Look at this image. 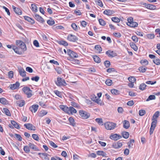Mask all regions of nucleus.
Wrapping results in <instances>:
<instances>
[{
	"label": "nucleus",
	"mask_w": 160,
	"mask_h": 160,
	"mask_svg": "<svg viewBox=\"0 0 160 160\" xmlns=\"http://www.w3.org/2000/svg\"><path fill=\"white\" fill-rule=\"evenodd\" d=\"M16 44L18 46L17 47L15 46H13L12 48L14 51L17 53L21 55L27 50V47L25 44L22 41L20 40H17Z\"/></svg>",
	"instance_id": "nucleus-1"
},
{
	"label": "nucleus",
	"mask_w": 160,
	"mask_h": 160,
	"mask_svg": "<svg viewBox=\"0 0 160 160\" xmlns=\"http://www.w3.org/2000/svg\"><path fill=\"white\" fill-rule=\"evenodd\" d=\"M104 126L106 129L111 130L115 128L116 127V124L113 122H107L104 123Z\"/></svg>",
	"instance_id": "nucleus-2"
},
{
	"label": "nucleus",
	"mask_w": 160,
	"mask_h": 160,
	"mask_svg": "<svg viewBox=\"0 0 160 160\" xmlns=\"http://www.w3.org/2000/svg\"><path fill=\"white\" fill-rule=\"evenodd\" d=\"M22 90L24 93L26 95L27 97L28 98H29L32 96V92L30 88L28 87H24L22 88Z\"/></svg>",
	"instance_id": "nucleus-3"
},
{
	"label": "nucleus",
	"mask_w": 160,
	"mask_h": 160,
	"mask_svg": "<svg viewBox=\"0 0 160 160\" xmlns=\"http://www.w3.org/2000/svg\"><path fill=\"white\" fill-rule=\"evenodd\" d=\"M80 115L84 119H87L90 116V114L83 110H81L79 111Z\"/></svg>",
	"instance_id": "nucleus-4"
},
{
	"label": "nucleus",
	"mask_w": 160,
	"mask_h": 160,
	"mask_svg": "<svg viewBox=\"0 0 160 160\" xmlns=\"http://www.w3.org/2000/svg\"><path fill=\"white\" fill-rule=\"evenodd\" d=\"M56 84L57 85L59 86H65L66 85L65 80L62 78L58 77L57 79V82H56Z\"/></svg>",
	"instance_id": "nucleus-5"
},
{
	"label": "nucleus",
	"mask_w": 160,
	"mask_h": 160,
	"mask_svg": "<svg viewBox=\"0 0 160 160\" xmlns=\"http://www.w3.org/2000/svg\"><path fill=\"white\" fill-rule=\"evenodd\" d=\"M24 126L26 128L30 130L35 131L36 130L35 127L31 123H26L24 124Z\"/></svg>",
	"instance_id": "nucleus-6"
},
{
	"label": "nucleus",
	"mask_w": 160,
	"mask_h": 160,
	"mask_svg": "<svg viewBox=\"0 0 160 160\" xmlns=\"http://www.w3.org/2000/svg\"><path fill=\"white\" fill-rule=\"evenodd\" d=\"M97 95L98 96V97H97L95 95H93L92 96L91 98L92 101L99 104L100 100L99 99V98H100V93H97Z\"/></svg>",
	"instance_id": "nucleus-7"
},
{
	"label": "nucleus",
	"mask_w": 160,
	"mask_h": 160,
	"mask_svg": "<svg viewBox=\"0 0 160 160\" xmlns=\"http://www.w3.org/2000/svg\"><path fill=\"white\" fill-rule=\"evenodd\" d=\"M68 109L66 113L69 114H73V113H76L77 112L76 110L72 107H70L69 108L68 107Z\"/></svg>",
	"instance_id": "nucleus-8"
},
{
	"label": "nucleus",
	"mask_w": 160,
	"mask_h": 160,
	"mask_svg": "<svg viewBox=\"0 0 160 160\" xmlns=\"http://www.w3.org/2000/svg\"><path fill=\"white\" fill-rule=\"evenodd\" d=\"M68 55L72 58H77L78 57L77 54L69 49L68 50Z\"/></svg>",
	"instance_id": "nucleus-9"
},
{
	"label": "nucleus",
	"mask_w": 160,
	"mask_h": 160,
	"mask_svg": "<svg viewBox=\"0 0 160 160\" xmlns=\"http://www.w3.org/2000/svg\"><path fill=\"white\" fill-rule=\"evenodd\" d=\"M67 39L70 41L73 42L76 41L78 39L76 36L71 34H69L68 36Z\"/></svg>",
	"instance_id": "nucleus-10"
},
{
	"label": "nucleus",
	"mask_w": 160,
	"mask_h": 160,
	"mask_svg": "<svg viewBox=\"0 0 160 160\" xmlns=\"http://www.w3.org/2000/svg\"><path fill=\"white\" fill-rule=\"evenodd\" d=\"M109 138L112 139L114 140H118L121 138V136L117 134H113L110 135Z\"/></svg>",
	"instance_id": "nucleus-11"
},
{
	"label": "nucleus",
	"mask_w": 160,
	"mask_h": 160,
	"mask_svg": "<svg viewBox=\"0 0 160 160\" xmlns=\"http://www.w3.org/2000/svg\"><path fill=\"white\" fill-rule=\"evenodd\" d=\"M106 53L109 57H113L117 56V54L115 52L111 50L107 51Z\"/></svg>",
	"instance_id": "nucleus-12"
},
{
	"label": "nucleus",
	"mask_w": 160,
	"mask_h": 160,
	"mask_svg": "<svg viewBox=\"0 0 160 160\" xmlns=\"http://www.w3.org/2000/svg\"><path fill=\"white\" fill-rule=\"evenodd\" d=\"M115 11L112 10L108 9L104 11L103 13L105 15L108 16H110L114 14Z\"/></svg>",
	"instance_id": "nucleus-13"
},
{
	"label": "nucleus",
	"mask_w": 160,
	"mask_h": 160,
	"mask_svg": "<svg viewBox=\"0 0 160 160\" xmlns=\"http://www.w3.org/2000/svg\"><path fill=\"white\" fill-rule=\"evenodd\" d=\"M20 85V83L17 82L13 84H11L10 85V88L12 90H14L18 88Z\"/></svg>",
	"instance_id": "nucleus-14"
},
{
	"label": "nucleus",
	"mask_w": 160,
	"mask_h": 160,
	"mask_svg": "<svg viewBox=\"0 0 160 160\" xmlns=\"http://www.w3.org/2000/svg\"><path fill=\"white\" fill-rule=\"evenodd\" d=\"M18 72L20 75L22 77L26 76V72L23 68L20 67L18 68Z\"/></svg>",
	"instance_id": "nucleus-15"
},
{
	"label": "nucleus",
	"mask_w": 160,
	"mask_h": 160,
	"mask_svg": "<svg viewBox=\"0 0 160 160\" xmlns=\"http://www.w3.org/2000/svg\"><path fill=\"white\" fill-rule=\"evenodd\" d=\"M38 107V105H34L29 108V109L32 112H35L37 111Z\"/></svg>",
	"instance_id": "nucleus-16"
},
{
	"label": "nucleus",
	"mask_w": 160,
	"mask_h": 160,
	"mask_svg": "<svg viewBox=\"0 0 160 160\" xmlns=\"http://www.w3.org/2000/svg\"><path fill=\"white\" fill-rule=\"evenodd\" d=\"M28 146L31 148L33 149L35 151H38L39 150L36 146L31 142L29 143Z\"/></svg>",
	"instance_id": "nucleus-17"
},
{
	"label": "nucleus",
	"mask_w": 160,
	"mask_h": 160,
	"mask_svg": "<svg viewBox=\"0 0 160 160\" xmlns=\"http://www.w3.org/2000/svg\"><path fill=\"white\" fill-rule=\"evenodd\" d=\"M34 18L37 21L41 22H44L43 19L41 16L37 14H35Z\"/></svg>",
	"instance_id": "nucleus-18"
},
{
	"label": "nucleus",
	"mask_w": 160,
	"mask_h": 160,
	"mask_svg": "<svg viewBox=\"0 0 160 160\" xmlns=\"http://www.w3.org/2000/svg\"><path fill=\"white\" fill-rule=\"evenodd\" d=\"M12 8L14 12L16 14L18 15H21L22 14V11L20 9L16 8L14 6H12Z\"/></svg>",
	"instance_id": "nucleus-19"
},
{
	"label": "nucleus",
	"mask_w": 160,
	"mask_h": 160,
	"mask_svg": "<svg viewBox=\"0 0 160 160\" xmlns=\"http://www.w3.org/2000/svg\"><path fill=\"white\" fill-rule=\"evenodd\" d=\"M123 127L126 129H128L129 127V122L127 120L124 121L123 122Z\"/></svg>",
	"instance_id": "nucleus-20"
},
{
	"label": "nucleus",
	"mask_w": 160,
	"mask_h": 160,
	"mask_svg": "<svg viewBox=\"0 0 160 160\" xmlns=\"http://www.w3.org/2000/svg\"><path fill=\"white\" fill-rule=\"evenodd\" d=\"M122 143L120 142H118L117 143L113 145V147L116 148H118L121 147L122 146Z\"/></svg>",
	"instance_id": "nucleus-21"
},
{
	"label": "nucleus",
	"mask_w": 160,
	"mask_h": 160,
	"mask_svg": "<svg viewBox=\"0 0 160 160\" xmlns=\"http://www.w3.org/2000/svg\"><path fill=\"white\" fill-rule=\"evenodd\" d=\"M127 25L131 27L135 28L138 26V24L136 22L133 21L131 23L128 24Z\"/></svg>",
	"instance_id": "nucleus-22"
},
{
	"label": "nucleus",
	"mask_w": 160,
	"mask_h": 160,
	"mask_svg": "<svg viewBox=\"0 0 160 160\" xmlns=\"http://www.w3.org/2000/svg\"><path fill=\"white\" fill-rule=\"evenodd\" d=\"M3 112L8 116H11V115L10 111L6 108H4L3 109Z\"/></svg>",
	"instance_id": "nucleus-23"
},
{
	"label": "nucleus",
	"mask_w": 160,
	"mask_h": 160,
	"mask_svg": "<svg viewBox=\"0 0 160 160\" xmlns=\"http://www.w3.org/2000/svg\"><path fill=\"white\" fill-rule=\"evenodd\" d=\"M0 102L4 105H6L8 104V101L4 98H0Z\"/></svg>",
	"instance_id": "nucleus-24"
},
{
	"label": "nucleus",
	"mask_w": 160,
	"mask_h": 160,
	"mask_svg": "<svg viewBox=\"0 0 160 160\" xmlns=\"http://www.w3.org/2000/svg\"><path fill=\"white\" fill-rule=\"evenodd\" d=\"M11 123L12 125L16 128L19 129L20 127L18 125L15 121L13 120L11 121Z\"/></svg>",
	"instance_id": "nucleus-25"
},
{
	"label": "nucleus",
	"mask_w": 160,
	"mask_h": 160,
	"mask_svg": "<svg viewBox=\"0 0 160 160\" xmlns=\"http://www.w3.org/2000/svg\"><path fill=\"white\" fill-rule=\"evenodd\" d=\"M146 8L150 10H154L156 9V7L153 5L148 4L146 6Z\"/></svg>",
	"instance_id": "nucleus-26"
},
{
	"label": "nucleus",
	"mask_w": 160,
	"mask_h": 160,
	"mask_svg": "<svg viewBox=\"0 0 160 160\" xmlns=\"http://www.w3.org/2000/svg\"><path fill=\"white\" fill-rule=\"evenodd\" d=\"M24 18L26 20H27L28 22H30L32 24H33L34 23V20L28 17L24 16Z\"/></svg>",
	"instance_id": "nucleus-27"
},
{
	"label": "nucleus",
	"mask_w": 160,
	"mask_h": 160,
	"mask_svg": "<svg viewBox=\"0 0 160 160\" xmlns=\"http://www.w3.org/2000/svg\"><path fill=\"white\" fill-rule=\"evenodd\" d=\"M16 103L18 105L19 107H22L24 105L25 102L24 100H22L20 101H17Z\"/></svg>",
	"instance_id": "nucleus-28"
},
{
	"label": "nucleus",
	"mask_w": 160,
	"mask_h": 160,
	"mask_svg": "<svg viewBox=\"0 0 160 160\" xmlns=\"http://www.w3.org/2000/svg\"><path fill=\"white\" fill-rule=\"evenodd\" d=\"M68 120L70 122V124L73 126H74L75 125V122L74 121V119L70 117L69 118Z\"/></svg>",
	"instance_id": "nucleus-29"
},
{
	"label": "nucleus",
	"mask_w": 160,
	"mask_h": 160,
	"mask_svg": "<svg viewBox=\"0 0 160 160\" xmlns=\"http://www.w3.org/2000/svg\"><path fill=\"white\" fill-rule=\"evenodd\" d=\"M130 45L134 51H137L138 49V48L137 46L133 42L130 43Z\"/></svg>",
	"instance_id": "nucleus-30"
},
{
	"label": "nucleus",
	"mask_w": 160,
	"mask_h": 160,
	"mask_svg": "<svg viewBox=\"0 0 160 160\" xmlns=\"http://www.w3.org/2000/svg\"><path fill=\"white\" fill-rule=\"evenodd\" d=\"M31 9L33 12H37V7L35 4H31Z\"/></svg>",
	"instance_id": "nucleus-31"
},
{
	"label": "nucleus",
	"mask_w": 160,
	"mask_h": 160,
	"mask_svg": "<svg viewBox=\"0 0 160 160\" xmlns=\"http://www.w3.org/2000/svg\"><path fill=\"white\" fill-rule=\"evenodd\" d=\"M152 122L151 127L152 128H155L157 122V120L152 119Z\"/></svg>",
	"instance_id": "nucleus-32"
},
{
	"label": "nucleus",
	"mask_w": 160,
	"mask_h": 160,
	"mask_svg": "<svg viewBox=\"0 0 160 160\" xmlns=\"http://www.w3.org/2000/svg\"><path fill=\"white\" fill-rule=\"evenodd\" d=\"M93 58L96 62L98 63L100 62V59L99 57L97 56H94L93 57Z\"/></svg>",
	"instance_id": "nucleus-33"
},
{
	"label": "nucleus",
	"mask_w": 160,
	"mask_h": 160,
	"mask_svg": "<svg viewBox=\"0 0 160 160\" xmlns=\"http://www.w3.org/2000/svg\"><path fill=\"white\" fill-rule=\"evenodd\" d=\"M111 93L113 95H118L119 93V91L116 89H113L111 90Z\"/></svg>",
	"instance_id": "nucleus-34"
},
{
	"label": "nucleus",
	"mask_w": 160,
	"mask_h": 160,
	"mask_svg": "<svg viewBox=\"0 0 160 160\" xmlns=\"http://www.w3.org/2000/svg\"><path fill=\"white\" fill-rule=\"evenodd\" d=\"M59 108L64 112H66V113L67 112V110H68L67 109H68L67 107L65 106L61 105L59 106Z\"/></svg>",
	"instance_id": "nucleus-35"
},
{
	"label": "nucleus",
	"mask_w": 160,
	"mask_h": 160,
	"mask_svg": "<svg viewBox=\"0 0 160 160\" xmlns=\"http://www.w3.org/2000/svg\"><path fill=\"white\" fill-rule=\"evenodd\" d=\"M129 133L126 132H124L122 133V135L123 137L125 138H128L129 136Z\"/></svg>",
	"instance_id": "nucleus-36"
},
{
	"label": "nucleus",
	"mask_w": 160,
	"mask_h": 160,
	"mask_svg": "<svg viewBox=\"0 0 160 160\" xmlns=\"http://www.w3.org/2000/svg\"><path fill=\"white\" fill-rule=\"evenodd\" d=\"M47 112L46 111L44 110H42L40 112L39 116L40 117H42L44 115H46L47 113Z\"/></svg>",
	"instance_id": "nucleus-37"
},
{
	"label": "nucleus",
	"mask_w": 160,
	"mask_h": 160,
	"mask_svg": "<svg viewBox=\"0 0 160 160\" xmlns=\"http://www.w3.org/2000/svg\"><path fill=\"white\" fill-rule=\"evenodd\" d=\"M159 112L158 111H157L155 112L154 114L152 119L157 120L156 119L158 118L159 116Z\"/></svg>",
	"instance_id": "nucleus-38"
},
{
	"label": "nucleus",
	"mask_w": 160,
	"mask_h": 160,
	"mask_svg": "<svg viewBox=\"0 0 160 160\" xmlns=\"http://www.w3.org/2000/svg\"><path fill=\"white\" fill-rule=\"evenodd\" d=\"M147 69V68L144 66L141 67L139 68V70L141 72H144Z\"/></svg>",
	"instance_id": "nucleus-39"
},
{
	"label": "nucleus",
	"mask_w": 160,
	"mask_h": 160,
	"mask_svg": "<svg viewBox=\"0 0 160 160\" xmlns=\"http://www.w3.org/2000/svg\"><path fill=\"white\" fill-rule=\"evenodd\" d=\"M156 98V97L154 95H150L148 98L146 99V101H148L150 100H154Z\"/></svg>",
	"instance_id": "nucleus-40"
},
{
	"label": "nucleus",
	"mask_w": 160,
	"mask_h": 160,
	"mask_svg": "<svg viewBox=\"0 0 160 160\" xmlns=\"http://www.w3.org/2000/svg\"><path fill=\"white\" fill-rule=\"evenodd\" d=\"M146 37L148 39H152L155 37V35L153 34H148L146 35Z\"/></svg>",
	"instance_id": "nucleus-41"
},
{
	"label": "nucleus",
	"mask_w": 160,
	"mask_h": 160,
	"mask_svg": "<svg viewBox=\"0 0 160 160\" xmlns=\"http://www.w3.org/2000/svg\"><path fill=\"white\" fill-rule=\"evenodd\" d=\"M153 62L157 65H159L160 64V60L158 58H155L153 60Z\"/></svg>",
	"instance_id": "nucleus-42"
},
{
	"label": "nucleus",
	"mask_w": 160,
	"mask_h": 160,
	"mask_svg": "<svg viewBox=\"0 0 160 160\" xmlns=\"http://www.w3.org/2000/svg\"><path fill=\"white\" fill-rule=\"evenodd\" d=\"M50 156V155L47 154L46 153H44L42 157V158H44L45 160H49V157Z\"/></svg>",
	"instance_id": "nucleus-43"
},
{
	"label": "nucleus",
	"mask_w": 160,
	"mask_h": 160,
	"mask_svg": "<svg viewBox=\"0 0 160 160\" xmlns=\"http://www.w3.org/2000/svg\"><path fill=\"white\" fill-rule=\"evenodd\" d=\"M128 80L131 82L134 83L136 81V79L134 77L132 76L129 77Z\"/></svg>",
	"instance_id": "nucleus-44"
},
{
	"label": "nucleus",
	"mask_w": 160,
	"mask_h": 160,
	"mask_svg": "<svg viewBox=\"0 0 160 160\" xmlns=\"http://www.w3.org/2000/svg\"><path fill=\"white\" fill-rule=\"evenodd\" d=\"M105 83L106 85L108 86H110L112 85V80L109 79H108L106 81Z\"/></svg>",
	"instance_id": "nucleus-45"
},
{
	"label": "nucleus",
	"mask_w": 160,
	"mask_h": 160,
	"mask_svg": "<svg viewBox=\"0 0 160 160\" xmlns=\"http://www.w3.org/2000/svg\"><path fill=\"white\" fill-rule=\"evenodd\" d=\"M146 113V111L144 110H140L138 112L139 115L140 116H143Z\"/></svg>",
	"instance_id": "nucleus-46"
},
{
	"label": "nucleus",
	"mask_w": 160,
	"mask_h": 160,
	"mask_svg": "<svg viewBox=\"0 0 160 160\" xmlns=\"http://www.w3.org/2000/svg\"><path fill=\"white\" fill-rule=\"evenodd\" d=\"M146 85L144 83H142L140 85L139 89L141 90H144L146 87Z\"/></svg>",
	"instance_id": "nucleus-47"
},
{
	"label": "nucleus",
	"mask_w": 160,
	"mask_h": 160,
	"mask_svg": "<svg viewBox=\"0 0 160 160\" xmlns=\"http://www.w3.org/2000/svg\"><path fill=\"white\" fill-rule=\"evenodd\" d=\"M112 20L114 22H119L120 21V19L118 18L113 17L112 18Z\"/></svg>",
	"instance_id": "nucleus-48"
},
{
	"label": "nucleus",
	"mask_w": 160,
	"mask_h": 160,
	"mask_svg": "<svg viewBox=\"0 0 160 160\" xmlns=\"http://www.w3.org/2000/svg\"><path fill=\"white\" fill-rule=\"evenodd\" d=\"M32 138L35 140L37 141H38L39 137L38 135L36 134H33L32 135Z\"/></svg>",
	"instance_id": "nucleus-49"
},
{
	"label": "nucleus",
	"mask_w": 160,
	"mask_h": 160,
	"mask_svg": "<svg viewBox=\"0 0 160 160\" xmlns=\"http://www.w3.org/2000/svg\"><path fill=\"white\" fill-rule=\"evenodd\" d=\"M24 151L26 153H28L30 152L29 148L28 146H24L23 148Z\"/></svg>",
	"instance_id": "nucleus-50"
},
{
	"label": "nucleus",
	"mask_w": 160,
	"mask_h": 160,
	"mask_svg": "<svg viewBox=\"0 0 160 160\" xmlns=\"http://www.w3.org/2000/svg\"><path fill=\"white\" fill-rule=\"evenodd\" d=\"M71 26L72 28L75 31H77L78 28L76 24L75 23H73L71 25Z\"/></svg>",
	"instance_id": "nucleus-51"
},
{
	"label": "nucleus",
	"mask_w": 160,
	"mask_h": 160,
	"mask_svg": "<svg viewBox=\"0 0 160 160\" xmlns=\"http://www.w3.org/2000/svg\"><path fill=\"white\" fill-rule=\"evenodd\" d=\"M59 43L60 44L63 45L65 46H66L68 45V43L64 41H60L59 42Z\"/></svg>",
	"instance_id": "nucleus-52"
},
{
	"label": "nucleus",
	"mask_w": 160,
	"mask_h": 160,
	"mask_svg": "<svg viewBox=\"0 0 160 160\" xmlns=\"http://www.w3.org/2000/svg\"><path fill=\"white\" fill-rule=\"evenodd\" d=\"M54 92L55 93V94L57 95L59 97L62 98V96L61 95V92H59V91L58 90H55L54 91Z\"/></svg>",
	"instance_id": "nucleus-53"
},
{
	"label": "nucleus",
	"mask_w": 160,
	"mask_h": 160,
	"mask_svg": "<svg viewBox=\"0 0 160 160\" xmlns=\"http://www.w3.org/2000/svg\"><path fill=\"white\" fill-rule=\"evenodd\" d=\"M132 39L135 42H137L138 41V38L136 36H133L132 37Z\"/></svg>",
	"instance_id": "nucleus-54"
},
{
	"label": "nucleus",
	"mask_w": 160,
	"mask_h": 160,
	"mask_svg": "<svg viewBox=\"0 0 160 160\" xmlns=\"http://www.w3.org/2000/svg\"><path fill=\"white\" fill-rule=\"evenodd\" d=\"M50 145L54 148H57L58 147V146L54 142L52 141H50L49 142Z\"/></svg>",
	"instance_id": "nucleus-55"
},
{
	"label": "nucleus",
	"mask_w": 160,
	"mask_h": 160,
	"mask_svg": "<svg viewBox=\"0 0 160 160\" xmlns=\"http://www.w3.org/2000/svg\"><path fill=\"white\" fill-rule=\"evenodd\" d=\"M39 79V77L38 76H36L35 77H33L31 78V80L32 81H35L36 82H38Z\"/></svg>",
	"instance_id": "nucleus-56"
},
{
	"label": "nucleus",
	"mask_w": 160,
	"mask_h": 160,
	"mask_svg": "<svg viewBox=\"0 0 160 160\" xmlns=\"http://www.w3.org/2000/svg\"><path fill=\"white\" fill-rule=\"evenodd\" d=\"M127 21L128 22L127 23V25L128 24L131 23L133 21V18L131 17H129L127 19Z\"/></svg>",
	"instance_id": "nucleus-57"
},
{
	"label": "nucleus",
	"mask_w": 160,
	"mask_h": 160,
	"mask_svg": "<svg viewBox=\"0 0 160 160\" xmlns=\"http://www.w3.org/2000/svg\"><path fill=\"white\" fill-rule=\"evenodd\" d=\"M141 63L144 65H147L148 64V61L146 60H142L141 61Z\"/></svg>",
	"instance_id": "nucleus-58"
},
{
	"label": "nucleus",
	"mask_w": 160,
	"mask_h": 160,
	"mask_svg": "<svg viewBox=\"0 0 160 160\" xmlns=\"http://www.w3.org/2000/svg\"><path fill=\"white\" fill-rule=\"evenodd\" d=\"M104 64L106 67H108L110 65V62L108 61H106L104 62Z\"/></svg>",
	"instance_id": "nucleus-59"
},
{
	"label": "nucleus",
	"mask_w": 160,
	"mask_h": 160,
	"mask_svg": "<svg viewBox=\"0 0 160 160\" xmlns=\"http://www.w3.org/2000/svg\"><path fill=\"white\" fill-rule=\"evenodd\" d=\"M33 44L34 45L37 47H39V43L38 41L37 40H35L33 41Z\"/></svg>",
	"instance_id": "nucleus-60"
},
{
	"label": "nucleus",
	"mask_w": 160,
	"mask_h": 160,
	"mask_svg": "<svg viewBox=\"0 0 160 160\" xmlns=\"http://www.w3.org/2000/svg\"><path fill=\"white\" fill-rule=\"evenodd\" d=\"M47 23L50 25H52L54 24V21L53 20H48L47 21Z\"/></svg>",
	"instance_id": "nucleus-61"
},
{
	"label": "nucleus",
	"mask_w": 160,
	"mask_h": 160,
	"mask_svg": "<svg viewBox=\"0 0 160 160\" xmlns=\"http://www.w3.org/2000/svg\"><path fill=\"white\" fill-rule=\"evenodd\" d=\"M15 135L16 138L18 139V141H22V138L20 135L17 134H15Z\"/></svg>",
	"instance_id": "nucleus-62"
},
{
	"label": "nucleus",
	"mask_w": 160,
	"mask_h": 160,
	"mask_svg": "<svg viewBox=\"0 0 160 160\" xmlns=\"http://www.w3.org/2000/svg\"><path fill=\"white\" fill-rule=\"evenodd\" d=\"M134 104V103L133 100L129 101L127 103V104L129 106H132Z\"/></svg>",
	"instance_id": "nucleus-63"
},
{
	"label": "nucleus",
	"mask_w": 160,
	"mask_h": 160,
	"mask_svg": "<svg viewBox=\"0 0 160 160\" xmlns=\"http://www.w3.org/2000/svg\"><path fill=\"white\" fill-rule=\"evenodd\" d=\"M8 77L10 78H12L13 76V72L12 71H10L8 72Z\"/></svg>",
	"instance_id": "nucleus-64"
}]
</instances>
